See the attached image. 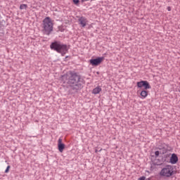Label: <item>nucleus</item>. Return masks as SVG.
Segmentation results:
<instances>
[{
    "label": "nucleus",
    "mask_w": 180,
    "mask_h": 180,
    "mask_svg": "<svg viewBox=\"0 0 180 180\" xmlns=\"http://www.w3.org/2000/svg\"><path fill=\"white\" fill-rule=\"evenodd\" d=\"M63 84H68L72 91L78 92L79 89H82V82H81V76L77 75V73L70 72L66 75L62 76Z\"/></svg>",
    "instance_id": "1"
},
{
    "label": "nucleus",
    "mask_w": 180,
    "mask_h": 180,
    "mask_svg": "<svg viewBox=\"0 0 180 180\" xmlns=\"http://www.w3.org/2000/svg\"><path fill=\"white\" fill-rule=\"evenodd\" d=\"M50 49L59 53L63 56H65L68 52V46H67V44H64L58 41L52 42L50 45Z\"/></svg>",
    "instance_id": "2"
},
{
    "label": "nucleus",
    "mask_w": 180,
    "mask_h": 180,
    "mask_svg": "<svg viewBox=\"0 0 180 180\" xmlns=\"http://www.w3.org/2000/svg\"><path fill=\"white\" fill-rule=\"evenodd\" d=\"M159 174L162 178H172L175 175V169L174 166L171 165H167L164 167L162 168Z\"/></svg>",
    "instance_id": "3"
},
{
    "label": "nucleus",
    "mask_w": 180,
    "mask_h": 180,
    "mask_svg": "<svg viewBox=\"0 0 180 180\" xmlns=\"http://www.w3.org/2000/svg\"><path fill=\"white\" fill-rule=\"evenodd\" d=\"M43 32L46 36H50L53 32V24L50 17H46L43 20Z\"/></svg>",
    "instance_id": "4"
},
{
    "label": "nucleus",
    "mask_w": 180,
    "mask_h": 180,
    "mask_svg": "<svg viewBox=\"0 0 180 180\" xmlns=\"http://www.w3.org/2000/svg\"><path fill=\"white\" fill-rule=\"evenodd\" d=\"M102 61H103V57H98L96 59H91L89 60L91 65H99V64H101Z\"/></svg>",
    "instance_id": "5"
},
{
    "label": "nucleus",
    "mask_w": 180,
    "mask_h": 180,
    "mask_svg": "<svg viewBox=\"0 0 180 180\" xmlns=\"http://www.w3.org/2000/svg\"><path fill=\"white\" fill-rule=\"evenodd\" d=\"M79 25H80L81 27H85L86 25H88V19L84 16H82L78 19Z\"/></svg>",
    "instance_id": "6"
},
{
    "label": "nucleus",
    "mask_w": 180,
    "mask_h": 180,
    "mask_svg": "<svg viewBox=\"0 0 180 180\" xmlns=\"http://www.w3.org/2000/svg\"><path fill=\"white\" fill-rule=\"evenodd\" d=\"M58 148L60 153H63L64 148H65V144L63 143V139H61V138H59L58 141Z\"/></svg>",
    "instance_id": "7"
},
{
    "label": "nucleus",
    "mask_w": 180,
    "mask_h": 180,
    "mask_svg": "<svg viewBox=\"0 0 180 180\" xmlns=\"http://www.w3.org/2000/svg\"><path fill=\"white\" fill-rule=\"evenodd\" d=\"M170 164L173 165L178 162V156L175 153H172L169 160Z\"/></svg>",
    "instance_id": "8"
},
{
    "label": "nucleus",
    "mask_w": 180,
    "mask_h": 180,
    "mask_svg": "<svg viewBox=\"0 0 180 180\" xmlns=\"http://www.w3.org/2000/svg\"><path fill=\"white\" fill-rule=\"evenodd\" d=\"M101 91H102V87H101L100 86H98L93 89L92 94L94 95H98V94H100Z\"/></svg>",
    "instance_id": "9"
},
{
    "label": "nucleus",
    "mask_w": 180,
    "mask_h": 180,
    "mask_svg": "<svg viewBox=\"0 0 180 180\" xmlns=\"http://www.w3.org/2000/svg\"><path fill=\"white\" fill-rule=\"evenodd\" d=\"M147 96H148V91L146 90H142L141 91V98L146 99Z\"/></svg>",
    "instance_id": "10"
},
{
    "label": "nucleus",
    "mask_w": 180,
    "mask_h": 180,
    "mask_svg": "<svg viewBox=\"0 0 180 180\" xmlns=\"http://www.w3.org/2000/svg\"><path fill=\"white\" fill-rule=\"evenodd\" d=\"M143 86L145 89H151V86H150V83L147 81H144Z\"/></svg>",
    "instance_id": "11"
},
{
    "label": "nucleus",
    "mask_w": 180,
    "mask_h": 180,
    "mask_svg": "<svg viewBox=\"0 0 180 180\" xmlns=\"http://www.w3.org/2000/svg\"><path fill=\"white\" fill-rule=\"evenodd\" d=\"M136 85L138 88H143V86H144V81L138 82Z\"/></svg>",
    "instance_id": "12"
},
{
    "label": "nucleus",
    "mask_w": 180,
    "mask_h": 180,
    "mask_svg": "<svg viewBox=\"0 0 180 180\" xmlns=\"http://www.w3.org/2000/svg\"><path fill=\"white\" fill-rule=\"evenodd\" d=\"M26 8H27V5L26 4H21L20 6V9H26Z\"/></svg>",
    "instance_id": "13"
},
{
    "label": "nucleus",
    "mask_w": 180,
    "mask_h": 180,
    "mask_svg": "<svg viewBox=\"0 0 180 180\" xmlns=\"http://www.w3.org/2000/svg\"><path fill=\"white\" fill-rule=\"evenodd\" d=\"M159 155H160V151L156 150V151L155 152V157L157 158V157H158Z\"/></svg>",
    "instance_id": "14"
},
{
    "label": "nucleus",
    "mask_w": 180,
    "mask_h": 180,
    "mask_svg": "<svg viewBox=\"0 0 180 180\" xmlns=\"http://www.w3.org/2000/svg\"><path fill=\"white\" fill-rule=\"evenodd\" d=\"M11 169V166H8L5 170L6 174H8L9 172V169Z\"/></svg>",
    "instance_id": "15"
},
{
    "label": "nucleus",
    "mask_w": 180,
    "mask_h": 180,
    "mask_svg": "<svg viewBox=\"0 0 180 180\" xmlns=\"http://www.w3.org/2000/svg\"><path fill=\"white\" fill-rule=\"evenodd\" d=\"M138 180H146V176H143L138 179Z\"/></svg>",
    "instance_id": "16"
},
{
    "label": "nucleus",
    "mask_w": 180,
    "mask_h": 180,
    "mask_svg": "<svg viewBox=\"0 0 180 180\" xmlns=\"http://www.w3.org/2000/svg\"><path fill=\"white\" fill-rule=\"evenodd\" d=\"M74 4H75V5H77V4L79 3V0H73Z\"/></svg>",
    "instance_id": "17"
},
{
    "label": "nucleus",
    "mask_w": 180,
    "mask_h": 180,
    "mask_svg": "<svg viewBox=\"0 0 180 180\" xmlns=\"http://www.w3.org/2000/svg\"><path fill=\"white\" fill-rule=\"evenodd\" d=\"M167 11H168V12H171V7L168 6L167 7Z\"/></svg>",
    "instance_id": "18"
},
{
    "label": "nucleus",
    "mask_w": 180,
    "mask_h": 180,
    "mask_svg": "<svg viewBox=\"0 0 180 180\" xmlns=\"http://www.w3.org/2000/svg\"><path fill=\"white\" fill-rule=\"evenodd\" d=\"M154 165H161V163H155V162H154Z\"/></svg>",
    "instance_id": "19"
},
{
    "label": "nucleus",
    "mask_w": 180,
    "mask_h": 180,
    "mask_svg": "<svg viewBox=\"0 0 180 180\" xmlns=\"http://www.w3.org/2000/svg\"><path fill=\"white\" fill-rule=\"evenodd\" d=\"M85 1H88V0H85Z\"/></svg>",
    "instance_id": "20"
},
{
    "label": "nucleus",
    "mask_w": 180,
    "mask_h": 180,
    "mask_svg": "<svg viewBox=\"0 0 180 180\" xmlns=\"http://www.w3.org/2000/svg\"><path fill=\"white\" fill-rule=\"evenodd\" d=\"M148 180H150V179H148Z\"/></svg>",
    "instance_id": "21"
}]
</instances>
